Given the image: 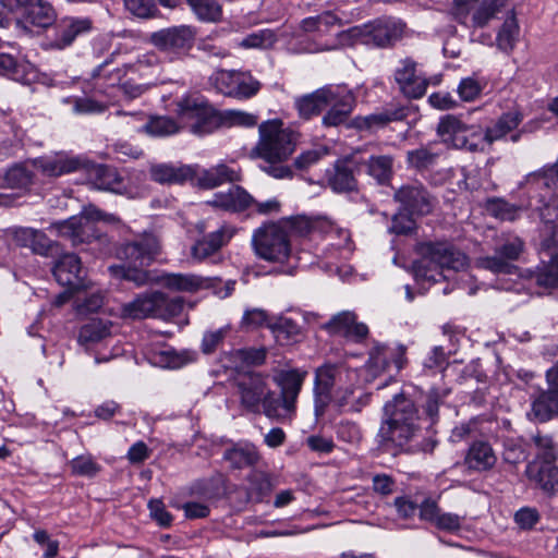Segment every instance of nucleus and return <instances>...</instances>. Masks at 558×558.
Wrapping results in <instances>:
<instances>
[{
	"mask_svg": "<svg viewBox=\"0 0 558 558\" xmlns=\"http://www.w3.org/2000/svg\"><path fill=\"white\" fill-rule=\"evenodd\" d=\"M359 383L356 369L343 362H326L314 372L313 403L316 420L323 417L330 404L342 412L354 396Z\"/></svg>",
	"mask_w": 558,
	"mask_h": 558,
	"instance_id": "nucleus-1",
	"label": "nucleus"
},
{
	"mask_svg": "<svg viewBox=\"0 0 558 558\" xmlns=\"http://www.w3.org/2000/svg\"><path fill=\"white\" fill-rule=\"evenodd\" d=\"M385 420L377 433V442L383 451L393 456L407 449V446L418 432V413L414 402L397 395L387 402Z\"/></svg>",
	"mask_w": 558,
	"mask_h": 558,
	"instance_id": "nucleus-2",
	"label": "nucleus"
},
{
	"mask_svg": "<svg viewBox=\"0 0 558 558\" xmlns=\"http://www.w3.org/2000/svg\"><path fill=\"white\" fill-rule=\"evenodd\" d=\"M421 259L413 265L415 277L437 281L445 272H458L466 268V255L449 242H425L417 246Z\"/></svg>",
	"mask_w": 558,
	"mask_h": 558,
	"instance_id": "nucleus-3",
	"label": "nucleus"
},
{
	"mask_svg": "<svg viewBox=\"0 0 558 558\" xmlns=\"http://www.w3.org/2000/svg\"><path fill=\"white\" fill-rule=\"evenodd\" d=\"M235 396L240 408L247 413H263L270 420L279 416L275 407V391L265 374L248 372L239 375L235 379Z\"/></svg>",
	"mask_w": 558,
	"mask_h": 558,
	"instance_id": "nucleus-4",
	"label": "nucleus"
},
{
	"mask_svg": "<svg viewBox=\"0 0 558 558\" xmlns=\"http://www.w3.org/2000/svg\"><path fill=\"white\" fill-rule=\"evenodd\" d=\"M295 133L284 129L281 120H267L258 125V141L251 150V157L271 162L287 161L295 149Z\"/></svg>",
	"mask_w": 558,
	"mask_h": 558,
	"instance_id": "nucleus-5",
	"label": "nucleus"
},
{
	"mask_svg": "<svg viewBox=\"0 0 558 558\" xmlns=\"http://www.w3.org/2000/svg\"><path fill=\"white\" fill-rule=\"evenodd\" d=\"M160 252V243L153 233H143L131 242L120 246L118 257L128 263V269L123 267H110L113 274L122 271V276L141 286L147 281V274L140 268L148 266Z\"/></svg>",
	"mask_w": 558,
	"mask_h": 558,
	"instance_id": "nucleus-6",
	"label": "nucleus"
},
{
	"mask_svg": "<svg viewBox=\"0 0 558 558\" xmlns=\"http://www.w3.org/2000/svg\"><path fill=\"white\" fill-rule=\"evenodd\" d=\"M252 246L258 258L274 264L287 263L292 254L289 233L279 221L257 228L252 235Z\"/></svg>",
	"mask_w": 558,
	"mask_h": 558,
	"instance_id": "nucleus-7",
	"label": "nucleus"
},
{
	"mask_svg": "<svg viewBox=\"0 0 558 558\" xmlns=\"http://www.w3.org/2000/svg\"><path fill=\"white\" fill-rule=\"evenodd\" d=\"M307 372L299 368L281 369L276 372L272 381L279 388V395H275V407L278 422H291L296 414V403L303 388Z\"/></svg>",
	"mask_w": 558,
	"mask_h": 558,
	"instance_id": "nucleus-8",
	"label": "nucleus"
},
{
	"mask_svg": "<svg viewBox=\"0 0 558 558\" xmlns=\"http://www.w3.org/2000/svg\"><path fill=\"white\" fill-rule=\"evenodd\" d=\"M101 219V213L94 206L85 207L80 215L65 220L51 222L50 231L71 241L73 245L90 243L99 238L96 222Z\"/></svg>",
	"mask_w": 558,
	"mask_h": 558,
	"instance_id": "nucleus-9",
	"label": "nucleus"
},
{
	"mask_svg": "<svg viewBox=\"0 0 558 558\" xmlns=\"http://www.w3.org/2000/svg\"><path fill=\"white\" fill-rule=\"evenodd\" d=\"M209 80L219 93L235 99H248L255 96L262 86L250 72L235 70H217Z\"/></svg>",
	"mask_w": 558,
	"mask_h": 558,
	"instance_id": "nucleus-10",
	"label": "nucleus"
},
{
	"mask_svg": "<svg viewBox=\"0 0 558 558\" xmlns=\"http://www.w3.org/2000/svg\"><path fill=\"white\" fill-rule=\"evenodd\" d=\"M547 388L532 397L530 415L545 423L558 416V362L545 373Z\"/></svg>",
	"mask_w": 558,
	"mask_h": 558,
	"instance_id": "nucleus-11",
	"label": "nucleus"
},
{
	"mask_svg": "<svg viewBox=\"0 0 558 558\" xmlns=\"http://www.w3.org/2000/svg\"><path fill=\"white\" fill-rule=\"evenodd\" d=\"M523 250L524 242L519 236L510 235L496 247L495 255L478 257L475 265L494 274H511L514 269L511 262L517 260Z\"/></svg>",
	"mask_w": 558,
	"mask_h": 558,
	"instance_id": "nucleus-12",
	"label": "nucleus"
},
{
	"mask_svg": "<svg viewBox=\"0 0 558 558\" xmlns=\"http://www.w3.org/2000/svg\"><path fill=\"white\" fill-rule=\"evenodd\" d=\"M177 112L182 119H195L196 122L191 125L194 134L210 133L216 123V113L211 106L202 97L185 96L178 100Z\"/></svg>",
	"mask_w": 558,
	"mask_h": 558,
	"instance_id": "nucleus-13",
	"label": "nucleus"
},
{
	"mask_svg": "<svg viewBox=\"0 0 558 558\" xmlns=\"http://www.w3.org/2000/svg\"><path fill=\"white\" fill-rule=\"evenodd\" d=\"M437 134L456 148L471 151L477 149V143L473 141L475 136H480L477 129L465 124L456 116L442 117L437 125Z\"/></svg>",
	"mask_w": 558,
	"mask_h": 558,
	"instance_id": "nucleus-14",
	"label": "nucleus"
},
{
	"mask_svg": "<svg viewBox=\"0 0 558 558\" xmlns=\"http://www.w3.org/2000/svg\"><path fill=\"white\" fill-rule=\"evenodd\" d=\"M32 165L43 175L57 178L78 171L85 168L87 162L80 156H74L66 151H58L33 159Z\"/></svg>",
	"mask_w": 558,
	"mask_h": 558,
	"instance_id": "nucleus-15",
	"label": "nucleus"
},
{
	"mask_svg": "<svg viewBox=\"0 0 558 558\" xmlns=\"http://www.w3.org/2000/svg\"><path fill=\"white\" fill-rule=\"evenodd\" d=\"M0 3L9 11L20 13L34 26L48 27L54 21L52 7L44 0H0Z\"/></svg>",
	"mask_w": 558,
	"mask_h": 558,
	"instance_id": "nucleus-16",
	"label": "nucleus"
},
{
	"mask_svg": "<svg viewBox=\"0 0 558 558\" xmlns=\"http://www.w3.org/2000/svg\"><path fill=\"white\" fill-rule=\"evenodd\" d=\"M404 24L396 20H380L363 27L352 29L354 36L364 38V43L374 44L377 47H386L401 38Z\"/></svg>",
	"mask_w": 558,
	"mask_h": 558,
	"instance_id": "nucleus-17",
	"label": "nucleus"
},
{
	"mask_svg": "<svg viewBox=\"0 0 558 558\" xmlns=\"http://www.w3.org/2000/svg\"><path fill=\"white\" fill-rule=\"evenodd\" d=\"M195 32L191 26L163 28L150 35V43L161 51L179 53L191 48Z\"/></svg>",
	"mask_w": 558,
	"mask_h": 558,
	"instance_id": "nucleus-18",
	"label": "nucleus"
},
{
	"mask_svg": "<svg viewBox=\"0 0 558 558\" xmlns=\"http://www.w3.org/2000/svg\"><path fill=\"white\" fill-rule=\"evenodd\" d=\"M8 232L17 246L29 248L33 253L41 256H48L57 246L56 242L51 241L44 231L38 229L13 227Z\"/></svg>",
	"mask_w": 558,
	"mask_h": 558,
	"instance_id": "nucleus-19",
	"label": "nucleus"
},
{
	"mask_svg": "<svg viewBox=\"0 0 558 558\" xmlns=\"http://www.w3.org/2000/svg\"><path fill=\"white\" fill-rule=\"evenodd\" d=\"M395 199L411 215H427L434 206L430 195L420 183L401 186L395 193Z\"/></svg>",
	"mask_w": 558,
	"mask_h": 558,
	"instance_id": "nucleus-20",
	"label": "nucleus"
},
{
	"mask_svg": "<svg viewBox=\"0 0 558 558\" xmlns=\"http://www.w3.org/2000/svg\"><path fill=\"white\" fill-rule=\"evenodd\" d=\"M357 161L352 157L350 159L337 160L331 169L326 171V181L328 186L336 193H348L357 190V180L355 170Z\"/></svg>",
	"mask_w": 558,
	"mask_h": 558,
	"instance_id": "nucleus-21",
	"label": "nucleus"
},
{
	"mask_svg": "<svg viewBox=\"0 0 558 558\" xmlns=\"http://www.w3.org/2000/svg\"><path fill=\"white\" fill-rule=\"evenodd\" d=\"M330 335L342 336L353 341H361L366 338L368 328L365 324L359 323L356 314L350 311L340 312L331 317L324 325Z\"/></svg>",
	"mask_w": 558,
	"mask_h": 558,
	"instance_id": "nucleus-22",
	"label": "nucleus"
},
{
	"mask_svg": "<svg viewBox=\"0 0 558 558\" xmlns=\"http://www.w3.org/2000/svg\"><path fill=\"white\" fill-rule=\"evenodd\" d=\"M400 64L395 78L401 92L409 98H421L426 93L427 80L416 73V63L412 59L407 58Z\"/></svg>",
	"mask_w": 558,
	"mask_h": 558,
	"instance_id": "nucleus-23",
	"label": "nucleus"
},
{
	"mask_svg": "<svg viewBox=\"0 0 558 558\" xmlns=\"http://www.w3.org/2000/svg\"><path fill=\"white\" fill-rule=\"evenodd\" d=\"M83 274L81 258L73 253L60 256L53 267V276L57 281L72 290H78L84 286Z\"/></svg>",
	"mask_w": 558,
	"mask_h": 558,
	"instance_id": "nucleus-24",
	"label": "nucleus"
},
{
	"mask_svg": "<svg viewBox=\"0 0 558 558\" xmlns=\"http://www.w3.org/2000/svg\"><path fill=\"white\" fill-rule=\"evenodd\" d=\"M108 62H104L99 66H97L92 74L93 80L95 81L96 87L100 90H105L107 87H118L125 97L130 99H134L140 97L147 87L146 83H135V80L138 77L134 74H129L123 77L120 83H116L114 85L109 84V75L112 71L108 70Z\"/></svg>",
	"mask_w": 558,
	"mask_h": 558,
	"instance_id": "nucleus-25",
	"label": "nucleus"
},
{
	"mask_svg": "<svg viewBox=\"0 0 558 558\" xmlns=\"http://www.w3.org/2000/svg\"><path fill=\"white\" fill-rule=\"evenodd\" d=\"M235 229L223 225L217 231L209 233L203 239L196 241L191 247V256L196 262H203L207 257L216 254L234 235Z\"/></svg>",
	"mask_w": 558,
	"mask_h": 558,
	"instance_id": "nucleus-26",
	"label": "nucleus"
},
{
	"mask_svg": "<svg viewBox=\"0 0 558 558\" xmlns=\"http://www.w3.org/2000/svg\"><path fill=\"white\" fill-rule=\"evenodd\" d=\"M215 281V278L194 274H165L159 279V282L170 290L190 293L214 288Z\"/></svg>",
	"mask_w": 558,
	"mask_h": 558,
	"instance_id": "nucleus-27",
	"label": "nucleus"
},
{
	"mask_svg": "<svg viewBox=\"0 0 558 558\" xmlns=\"http://www.w3.org/2000/svg\"><path fill=\"white\" fill-rule=\"evenodd\" d=\"M158 65L159 59L155 52L148 51L142 53L134 62L112 70V73L109 75V84L114 85L116 83H120L122 78L129 74H134L138 76L140 80H145L149 76V71L157 69Z\"/></svg>",
	"mask_w": 558,
	"mask_h": 558,
	"instance_id": "nucleus-28",
	"label": "nucleus"
},
{
	"mask_svg": "<svg viewBox=\"0 0 558 558\" xmlns=\"http://www.w3.org/2000/svg\"><path fill=\"white\" fill-rule=\"evenodd\" d=\"M254 202V198L241 186L234 185L226 192L216 193L208 205L226 211H243Z\"/></svg>",
	"mask_w": 558,
	"mask_h": 558,
	"instance_id": "nucleus-29",
	"label": "nucleus"
},
{
	"mask_svg": "<svg viewBox=\"0 0 558 558\" xmlns=\"http://www.w3.org/2000/svg\"><path fill=\"white\" fill-rule=\"evenodd\" d=\"M333 99L328 101L329 110L323 118V123L326 126H337L343 123L353 108L354 99L350 93L333 87Z\"/></svg>",
	"mask_w": 558,
	"mask_h": 558,
	"instance_id": "nucleus-30",
	"label": "nucleus"
},
{
	"mask_svg": "<svg viewBox=\"0 0 558 558\" xmlns=\"http://www.w3.org/2000/svg\"><path fill=\"white\" fill-rule=\"evenodd\" d=\"M333 87H323L295 100V107L300 117L310 119L319 114L328 107V101L333 99Z\"/></svg>",
	"mask_w": 558,
	"mask_h": 558,
	"instance_id": "nucleus-31",
	"label": "nucleus"
},
{
	"mask_svg": "<svg viewBox=\"0 0 558 558\" xmlns=\"http://www.w3.org/2000/svg\"><path fill=\"white\" fill-rule=\"evenodd\" d=\"M92 22L89 19H63L56 28L53 46L63 49L70 46L77 36L89 32Z\"/></svg>",
	"mask_w": 558,
	"mask_h": 558,
	"instance_id": "nucleus-32",
	"label": "nucleus"
},
{
	"mask_svg": "<svg viewBox=\"0 0 558 558\" xmlns=\"http://www.w3.org/2000/svg\"><path fill=\"white\" fill-rule=\"evenodd\" d=\"M497 462L493 447L483 440L474 441L465 456V465L473 471L485 472L492 470Z\"/></svg>",
	"mask_w": 558,
	"mask_h": 558,
	"instance_id": "nucleus-33",
	"label": "nucleus"
},
{
	"mask_svg": "<svg viewBox=\"0 0 558 558\" xmlns=\"http://www.w3.org/2000/svg\"><path fill=\"white\" fill-rule=\"evenodd\" d=\"M151 180L160 184H182L192 180L194 171L190 166L171 163H154L149 167Z\"/></svg>",
	"mask_w": 558,
	"mask_h": 558,
	"instance_id": "nucleus-34",
	"label": "nucleus"
},
{
	"mask_svg": "<svg viewBox=\"0 0 558 558\" xmlns=\"http://www.w3.org/2000/svg\"><path fill=\"white\" fill-rule=\"evenodd\" d=\"M444 149L440 143L429 142L407 153V162L410 168L423 171L434 167Z\"/></svg>",
	"mask_w": 558,
	"mask_h": 558,
	"instance_id": "nucleus-35",
	"label": "nucleus"
},
{
	"mask_svg": "<svg viewBox=\"0 0 558 558\" xmlns=\"http://www.w3.org/2000/svg\"><path fill=\"white\" fill-rule=\"evenodd\" d=\"M526 473L544 492H558V468L554 465V462L530 463Z\"/></svg>",
	"mask_w": 558,
	"mask_h": 558,
	"instance_id": "nucleus-36",
	"label": "nucleus"
},
{
	"mask_svg": "<svg viewBox=\"0 0 558 558\" xmlns=\"http://www.w3.org/2000/svg\"><path fill=\"white\" fill-rule=\"evenodd\" d=\"M407 117L405 109L402 107L387 109L381 112L372 113L365 117L354 119V126L361 131H374L384 128L389 122L399 121Z\"/></svg>",
	"mask_w": 558,
	"mask_h": 558,
	"instance_id": "nucleus-37",
	"label": "nucleus"
},
{
	"mask_svg": "<svg viewBox=\"0 0 558 558\" xmlns=\"http://www.w3.org/2000/svg\"><path fill=\"white\" fill-rule=\"evenodd\" d=\"M504 7L502 0H482L475 7L470 5L469 21L465 26L485 27Z\"/></svg>",
	"mask_w": 558,
	"mask_h": 558,
	"instance_id": "nucleus-38",
	"label": "nucleus"
},
{
	"mask_svg": "<svg viewBox=\"0 0 558 558\" xmlns=\"http://www.w3.org/2000/svg\"><path fill=\"white\" fill-rule=\"evenodd\" d=\"M93 184L96 189L109 191L117 194L124 192L122 177L114 168L108 166H97L93 169Z\"/></svg>",
	"mask_w": 558,
	"mask_h": 558,
	"instance_id": "nucleus-39",
	"label": "nucleus"
},
{
	"mask_svg": "<svg viewBox=\"0 0 558 558\" xmlns=\"http://www.w3.org/2000/svg\"><path fill=\"white\" fill-rule=\"evenodd\" d=\"M522 120L523 114L518 110L504 113L492 128L485 131L484 140L489 144L501 140L508 133L515 130Z\"/></svg>",
	"mask_w": 558,
	"mask_h": 558,
	"instance_id": "nucleus-40",
	"label": "nucleus"
},
{
	"mask_svg": "<svg viewBox=\"0 0 558 558\" xmlns=\"http://www.w3.org/2000/svg\"><path fill=\"white\" fill-rule=\"evenodd\" d=\"M202 184L206 187H216L226 182H236L241 180V173L238 169L219 163L207 170H204L201 178Z\"/></svg>",
	"mask_w": 558,
	"mask_h": 558,
	"instance_id": "nucleus-41",
	"label": "nucleus"
},
{
	"mask_svg": "<svg viewBox=\"0 0 558 558\" xmlns=\"http://www.w3.org/2000/svg\"><path fill=\"white\" fill-rule=\"evenodd\" d=\"M357 165L364 166L367 174L380 184L388 182L392 175L393 159L389 155L371 156L367 160L357 161Z\"/></svg>",
	"mask_w": 558,
	"mask_h": 558,
	"instance_id": "nucleus-42",
	"label": "nucleus"
},
{
	"mask_svg": "<svg viewBox=\"0 0 558 558\" xmlns=\"http://www.w3.org/2000/svg\"><path fill=\"white\" fill-rule=\"evenodd\" d=\"M223 459L233 469H244L255 465L259 460V454L252 445L234 446L225 451Z\"/></svg>",
	"mask_w": 558,
	"mask_h": 558,
	"instance_id": "nucleus-43",
	"label": "nucleus"
},
{
	"mask_svg": "<svg viewBox=\"0 0 558 558\" xmlns=\"http://www.w3.org/2000/svg\"><path fill=\"white\" fill-rule=\"evenodd\" d=\"M111 326L109 320L92 319L81 327L78 342L85 345L97 343L111 335Z\"/></svg>",
	"mask_w": 558,
	"mask_h": 558,
	"instance_id": "nucleus-44",
	"label": "nucleus"
},
{
	"mask_svg": "<svg viewBox=\"0 0 558 558\" xmlns=\"http://www.w3.org/2000/svg\"><path fill=\"white\" fill-rule=\"evenodd\" d=\"M154 292L137 296L132 302L122 305L121 315L124 318L143 319L154 317Z\"/></svg>",
	"mask_w": 558,
	"mask_h": 558,
	"instance_id": "nucleus-45",
	"label": "nucleus"
},
{
	"mask_svg": "<svg viewBox=\"0 0 558 558\" xmlns=\"http://www.w3.org/2000/svg\"><path fill=\"white\" fill-rule=\"evenodd\" d=\"M154 318L168 320L183 311L182 298H168L161 292H154Z\"/></svg>",
	"mask_w": 558,
	"mask_h": 558,
	"instance_id": "nucleus-46",
	"label": "nucleus"
},
{
	"mask_svg": "<svg viewBox=\"0 0 558 558\" xmlns=\"http://www.w3.org/2000/svg\"><path fill=\"white\" fill-rule=\"evenodd\" d=\"M268 328L280 344H289L301 337L300 326L287 317H279L272 324H268Z\"/></svg>",
	"mask_w": 558,
	"mask_h": 558,
	"instance_id": "nucleus-47",
	"label": "nucleus"
},
{
	"mask_svg": "<svg viewBox=\"0 0 558 558\" xmlns=\"http://www.w3.org/2000/svg\"><path fill=\"white\" fill-rule=\"evenodd\" d=\"M519 36V25L513 13H511L497 33L496 46L506 53L513 50Z\"/></svg>",
	"mask_w": 558,
	"mask_h": 558,
	"instance_id": "nucleus-48",
	"label": "nucleus"
},
{
	"mask_svg": "<svg viewBox=\"0 0 558 558\" xmlns=\"http://www.w3.org/2000/svg\"><path fill=\"white\" fill-rule=\"evenodd\" d=\"M231 364L229 367L242 368L250 365H260L266 360L265 348H244L232 351L230 354Z\"/></svg>",
	"mask_w": 558,
	"mask_h": 558,
	"instance_id": "nucleus-49",
	"label": "nucleus"
},
{
	"mask_svg": "<svg viewBox=\"0 0 558 558\" xmlns=\"http://www.w3.org/2000/svg\"><path fill=\"white\" fill-rule=\"evenodd\" d=\"M197 17L205 22H219L222 17L221 4L217 0H187Z\"/></svg>",
	"mask_w": 558,
	"mask_h": 558,
	"instance_id": "nucleus-50",
	"label": "nucleus"
},
{
	"mask_svg": "<svg viewBox=\"0 0 558 558\" xmlns=\"http://www.w3.org/2000/svg\"><path fill=\"white\" fill-rule=\"evenodd\" d=\"M340 25V19L329 11L302 21V28L305 32H317L319 34H326L331 27Z\"/></svg>",
	"mask_w": 558,
	"mask_h": 558,
	"instance_id": "nucleus-51",
	"label": "nucleus"
},
{
	"mask_svg": "<svg viewBox=\"0 0 558 558\" xmlns=\"http://www.w3.org/2000/svg\"><path fill=\"white\" fill-rule=\"evenodd\" d=\"M28 68V63L17 62L11 54L0 52V75L23 82L27 80L26 73Z\"/></svg>",
	"mask_w": 558,
	"mask_h": 558,
	"instance_id": "nucleus-52",
	"label": "nucleus"
},
{
	"mask_svg": "<svg viewBox=\"0 0 558 558\" xmlns=\"http://www.w3.org/2000/svg\"><path fill=\"white\" fill-rule=\"evenodd\" d=\"M279 223H282L287 233L290 232L292 235L300 238L308 235L315 228V221L304 215L280 219Z\"/></svg>",
	"mask_w": 558,
	"mask_h": 558,
	"instance_id": "nucleus-53",
	"label": "nucleus"
},
{
	"mask_svg": "<svg viewBox=\"0 0 558 558\" xmlns=\"http://www.w3.org/2000/svg\"><path fill=\"white\" fill-rule=\"evenodd\" d=\"M33 182V173L23 165L10 168L3 177V185L10 189H25Z\"/></svg>",
	"mask_w": 558,
	"mask_h": 558,
	"instance_id": "nucleus-54",
	"label": "nucleus"
},
{
	"mask_svg": "<svg viewBox=\"0 0 558 558\" xmlns=\"http://www.w3.org/2000/svg\"><path fill=\"white\" fill-rule=\"evenodd\" d=\"M247 499L259 502L271 492V483L266 474L254 472L248 476Z\"/></svg>",
	"mask_w": 558,
	"mask_h": 558,
	"instance_id": "nucleus-55",
	"label": "nucleus"
},
{
	"mask_svg": "<svg viewBox=\"0 0 558 558\" xmlns=\"http://www.w3.org/2000/svg\"><path fill=\"white\" fill-rule=\"evenodd\" d=\"M143 130L151 136H169L179 131L174 120L168 117H153L143 126Z\"/></svg>",
	"mask_w": 558,
	"mask_h": 558,
	"instance_id": "nucleus-56",
	"label": "nucleus"
},
{
	"mask_svg": "<svg viewBox=\"0 0 558 558\" xmlns=\"http://www.w3.org/2000/svg\"><path fill=\"white\" fill-rule=\"evenodd\" d=\"M221 124L228 128H253L258 122V117L242 110H226L220 114Z\"/></svg>",
	"mask_w": 558,
	"mask_h": 558,
	"instance_id": "nucleus-57",
	"label": "nucleus"
},
{
	"mask_svg": "<svg viewBox=\"0 0 558 558\" xmlns=\"http://www.w3.org/2000/svg\"><path fill=\"white\" fill-rule=\"evenodd\" d=\"M485 84L483 82L478 81L474 76H469L460 81L457 93L461 100L471 102L481 96Z\"/></svg>",
	"mask_w": 558,
	"mask_h": 558,
	"instance_id": "nucleus-58",
	"label": "nucleus"
},
{
	"mask_svg": "<svg viewBox=\"0 0 558 558\" xmlns=\"http://www.w3.org/2000/svg\"><path fill=\"white\" fill-rule=\"evenodd\" d=\"M488 211L500 220L513 221L519 217L520 207L504 199H493L488 203Z\"/></svg>",
	"mask_w": 558,
	"mask_h": 558,
	"instance_id": "nucleus-59",
	"label": "nucleus"
},
{
	"mask_svg": "<svg viewBox=\"0 0 558 558\" xmlns=\"http://www.w3.org/2000/svg\"><path fill=\"white\" fill-rule=\"evenodd\" d=\"M533 441L538 450V459H543V462H554L556 460L558 449L550 436L537 433L533 436Z\"/></svg>",
	"mask_w": 558,
	"mask_h": 558,
	"instance_id": "nucleus-60",
	"label": "nucleus"
},
{
	"mask_svg": "<svg viewBox=\"0 0 558 558\" xmlns=\"http://www.w3.org/2000/svg\"><path fill=\"white\" fill-rule=\"evenodd\" d=\"M71 471L75 475L80 476H95L99 471L100 466L90 456H80L74 458L70 462Z\"/></svg>",
	"mask_w": 558,
	"mask_h": 558,
	"instance_id": "nucleus-61",
	"label": "nucleus"
},
{
	"mask_svg": "<svg viewBox=\"0 0 558 558\" xmlns=\"http://www.w3.org/2000/svg\"><path fill=\"white\" fill-rule=\"evenodd\" d=\"M502 459L506 463L518 464L526 459V453L520 440L509 438L504 442Z\"/></svg>",
	"mask_w": 558,
	"mask_h": 558,
	"instance_id": "nucleus-62",
	"label": "nucleus"
},
{
	"mask_svg": "<svg viewBox=\"0 0 558 558\" xmlns=\"http://www.w3.org/2000/svg\"><path fill=\"white\" fill-rule=\"evenodd\" d=\"M229 331L230 327L225 326L217 330L205 332L202 340V351L205 354L213 353L222 343L223 339L229 333Z\"/></svg>",
	"mask_w": 558,
	"mask_h": 558,
	"instance_id": "nucleus-63",
	"label": "nucleus"
},
{
	"mask_svg": "<svg viewBox=\"0 0 558 558\" xmlns=\"http://www.w3.org/2000/svg\"><path fill=\"white\" fill-rule=\"evenodd\" d=\"M551 267L537 275V283L545 288H558V253L550 256Z\"/></svg>",
	"mask_w": 558,
	"mask_h": 558,
	"instance_id": "nucleus-64",
	"label": "nucleus"
}]
</instances>
